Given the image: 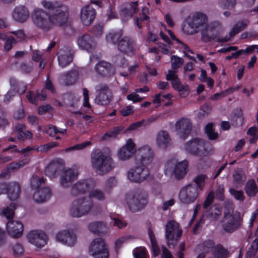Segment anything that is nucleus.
Listing matches in <instances>:
<instances>
[{
	"label": "nucleus",
	"instance_id": "obj_50",
	"mask_svg": "<svg viewBox=\"0 0 258 258\" xmlns=\"http://www.w3.org/2000/svg\"><path fill=\"white\" fill-rule=\"evenodd\" d=\"M234 180L237 183H242L246 179L244 172L241 169H238L233 174Z\"/></svg>",
	"mask_w": 258,
	"mask_h": 258
},
{
	"label": "nucleus",
	"instance_id": "obj_54",
	"mask_svg": "<svg viewBox=\"0 0 258 258\" xmlns=\"http://www.w3.org/2000/svg\"><path fill=\"white\" fill-rule=\"evenodd\" d=\"M122 130L120 127H116L114 128L112 131L106 133L103 138L104 140H107L109 138H114L118 135V133Z\"/></svg>",
	"mask_w": 258,
	"mask_h": 258
},
{
	"label": "nucleus",
	"instance_id": "obj_57",
	"mask_svg": "<svg viewBox=\"0 0 258 258\" xmlns=\"http://www.w3.org/2000/svg\"><path fill=\"white\" fill-rule=\"evenodd\" d=\"M177 91L178 92L180 96L183 98L188 96L189 93L188 86L186 84H183L181 87H180Z\"/></svg>",
	"mask_w": 258,
	"mask_h": 258
},
{
	"label": "nucleus",
	"instance_id": "obj_31",
	"mask_svg": "<svg viewBox=\"0 0 258 258\" xmlns=\"http://www.w3.org/2000/svg\"><path fill=\"white\" fill-rule=\"evenodd\" d=\"M118 48L122 52L128 54L132 53L134 50V42L129 38L124 37L119 41Z\"/></svg>",
	"mask_w": 258,
	"mask_h": 258
},
{
	"label": "nucleus",
	"instance_id": "obj_29",
	"mask_svg": "<svg viewBox=\"0 0 258 258\" xmlns=\"http://www.w3.org/2000/svg\"><path fill=\"white\" fill-rule=\"evenodd\" d=\"M96 70L100 75L108 76L114 73V69L109 63L101 61L96 65Z\"/></svg>",
	"mask_w": 258,
	"mask_h": 258
},
{
	"label": "nucleus",
	"instance_id": "obj_63",
	"mask_svg": "<svg viewBox=\"0 0 258 258\" xmlns=\"http://www.w3.org/2000/svg\"><path fill=\"white\" fill-rule=\"evenodd\" d=\"M243 119L242 114L240 112L238 116L233 117L232 119V124L235 126L241 125L243 123Z\"/></svg>",
	"mask_w": 258,
	"mask_h": 258
},
{
	"label": "nucleus",
	"instance_id": "obj_36",
	"mask_svg": "<svg viewBox=\"0 0 258 258\" xmlns=\"http://www.w3.org/2000/svg\"><path fill=\"white\" fill-rule=\"evenodd\" d=\"M62 168V166L56 163L49 164L45 169V174L50 178H54L57 176L58 171Z\"/></svg>",
	"mask_w": 258,
	"mask_h": 258
},
{
	"label": "nucleus",
	"instance_id": "obj_4",
	"mask_svg": "<svg viewBox=\"0 0 258 258\" xmlns=\"http://www.w3.org/2000/svg\"><path fill=\"white\" fill-rule=\"evenodd\" d=\"M92 165L99 174H105L114 167V163L110 155H106L99 150L94 151L91 156Z\"/></svg>",
	"mask_w": 258,
	"mask_h": 258
},
{
	"label": "nucleus",
	"instance_id": "obj_19",
	"mask_svg": "<svg viewBox=\"0 0 258 258\" xmlns=\"http://www.w3.org/2000/svg\"><path fill=\"white\" fill-rule=\"evenodd\" d=\"M98 94L95 99L96 103L101 105H106L109 103L112 98V94L108 87L100 84L96 87Z\"/></svg>",
	"mask_w": 258,
	"mask_h": 258
},
{
	"label": "nucleus",
	"instance_id": "obj_44",
	"mask_svg": "<svg viewBox=\"0 0 258 258\" xmlns=\"http://www.w3.org/2000/svg\"><path fill=\"white\" fill-rule=\"evenodd\" d=\"M214 255H212L207 258H222L226 253V250L220 244H218L214 248Z\"/></svg>",
	"mask_w": 258,
	"mask_h": 258
},
{
	"label": "nucleus",
	"instance_id": "obj_40",
	"mask_svg": "<svg viewBox=\"0 0 258 258\" xmlns=\"http://www.w3.org/2000/svg\"><path fill=\"white\" fill-rule=\"evenodd\" d=\"M78 79V73L76 71H73L70 73L62 76L60 79L66 85H71L76 82Z\"/></svg>",
	"mask_w": 258,
	"mask_h": 258
},
{
	"label": "nucleus",
	"instance_id": "obj_52",
	"mask_svg": "<svg viewBox=\"0 0 258 258\" xmlns=\"http://www.w3.org/2000/svg\"><path fill=\"white\" fill-rule=\"evenodd\" d=\"M236 4V0H220L219 6L222 9H231Z\"/></svg>",
	"mask_w": 258,
	"mask_h": 258
},
{
	"label": "nucleus",
	"instance_id": "obj_34",
	"mask_svg": "<svg viewBox=\"0 0 258 258\" xmlns=\"http://www.w3.org/2000/svg\"><path fill=\"white\" fill-rule=\"evenodd\" d=\"M248 21L247 20H243L238 22L229 32V37H225L222 41L226 42L230 40V38L234 36L239 31L244 29L248 25Z\"/></svg>",
	"mask_w": 258,
	"mask_h": 258
},
{
	"label": "nucleus",
	"instance_id": "obj_13",
	"mask_svg": "<svg viewBox=\"0 0 258 258\" xmlns=\"http://www.w3.org/2000/svg\"><path fill=\"white\" fill-rule=\"evenodd\" d=\"M136 144L132 139H127L125 143L117 151L116 156L119 161H126L132 158L136 152Z\"/></svg>",
	"mask_w": 258,
	"mask_h": 258
},
{
	"label": "nucleus",
	"instance_id": "obj_62",
	"mask_svg": "<svg viewBox=\"0 0 258 258\" xmlns=\"http://www.w3.org/2000/svg\"><path fill=\"white\" fill-rule=\"evenodd\" d=\"M211 108L207 105H203L199 112V116L200 117H203L210 113Z\"/></svg>",
	"mask_w": 258,
	"mask_h": 258
},
{
	"label": "nucleus",
	"instance_id": "obj_18",
	"mask_svg": "<svg viewBox=\"0 0 258 258\" xmlns=\"http://www.w3.org/2000/svg\"><path fill=\"white\" fill-rule=\"evenodd\" d=\"M27 239L30 243L39 248L44 246L47 241L46 234L41 230L30 231L27 235Z\"/></svg>",
	"mask_w": 258,
	"mask_h": 258
},
{
	"label": "nucleus",
	"instance_id": "obj_8",
	"mask_svg": "<svg viewBox=\"0 0 258 258\" xmlns=\"http://www.w3.org/2000/svg\"><path fill=\"white\" fill-rule=\"evenodd\" d=\"M88 253L93 258H108V250L104 239L100 237L92 239L88 246Z\"/></svg>",
	"mask_w": 258,
	"mask_h": 258
},
{
	"label": "nucleus",
	"instance_id": "obj_33",
	"mask_svg": "<svg viewBox=\"0 0 258 258\" xmlns=\"http://www.w3.org/2000/svg\"><path fill=\"white\" fill-rule=\"evenodd\" d=\"M89 230L94 234L106 232L108 230L107 225L102 222L95 221L90 223L88 226Z\"/></svg>",
	"mask_w": 258,
	"mask_h": 258
},
{
	"label": "nucleus",
	"instance_id": "obj_15",
	"mask_svg": "<svg viewBox=\"0 0 258 258\" xmlns=\"http://www.w3.org/2000/svg\"><path fill=\"white\" fill-rule=\"evenodd\" d=\"M174 128L179 138L185 140L190 133L192 123L190 120L187 118H180L175 122Z\"/></svg>",
	"mask_w": 258,
	"mask_h": 258
},
{
	"label": "nucleus",
	"instance_id": "obj_58",
	"mask_svg": "<svg viewBox=\"0 0 258 258\" xmlns=\"http://www.w3.org/2000/svg\"><path fill=\"white\" fill-rule=\"evenodd\" d=\"M214 193L213 191H210L203 205V208L207 209L213 202Z\"/></svg>",
	"mask_w": 258,
	"mask_h": 258
},
{
	"label": "nucleus",
	"instance_id": "obj_7",
	"mask_svg": "<svg viewBox=\"0 0 258 258\" xmlns=\"http://www.w3.org/2000/svg\"><path fill=\"white\" fill-rule=\"evenodd\" d=\"M126 202L131 211L137 212L147 204V195L140 190L131 191L126 194Z\"/></svg>",
	"mask_w": 258,
	"mask_h": 258
},
{
	"label": "nucleus",
	"instance_id": "obj_30",
	"mask_svg": "<svg viewBox=\"0 0 258 258\" xmlns=\"http://www.w3.org/2000/svg\"><path fill=\"white\" fill-rule=\"evenodd\" d=\"M51 191L48 187H43L37 189L34 194L33 198L35 202L42 203L49 199Z\"/></svg>",
	"mask_w": 258,
	"mask_h": 258
},
{
	"label": "nucleus",
	"instance_id": "obj_48",
	"mask_svg": "<svg viewBox=\"0 0 258 258\" xmlns=\"http://www.w3.org/2000/svg\"><path fill=\"white\" fill-rule=\"evenodd\" d=\"M27 98L31 103H35L36 100H43L46 98V95L43 92L42 94H38L35 93L29 92L27 95Z\"/></svg>",
	"mask_w": 258,
	"mask_h": 258
},
{
	"label": "nucleus",
	"instance_id": "obj_17",
	"mask_svg": "<svg viewBox=\"0 0 258 258\" xmlns=\"http://www.w3.org/2000/svg\"><path fill=\"white\" fill-rule=\"evenodd\" d=\"M78 174V168L76 166L72 168H64L60 174V185L64 188L69 187L77 179Z\"/></svg>",
	"mask_w": 258,
	"mask_h": 258
},
{
	"label": "nucleus",
	"instance_id": "obj_64",
	"mask_svg": "<svg viewBox=\"0 0 258 258\" xmlns=\"http://www.w3.org/2000/svg\"><path fill=\"white\" fill-rule=\"evenodd\" d=\"M258 251V238H255L253 241L251 247L248 252H251L250 253L255 255Z\"/></svg>",
	"mask_w": 258,
	"mask_h": 258
},
{
	"label": "nucleus",
	"instance_id": "obj_53",
	"mask_svg": "<svg viewBox=\"0 0 258 258\" xmlns=\"http://www.w3.org/2000/svg\"><path fill=\"white\" fill-rule=\"evenodd\" d=\"M83 95H84V102L83 105L85 108H86V111L88 113H90L92 112V109L91 108L90 105L89 103V94L88 91L86 88L83 89Z\"/></svg>",
	"mask_w": 258,
	"mask_h": 258
},
{
	"label": "nucleus",
	"instance_id": "obj_12",
	"mask_svg": "<svg viewBox=\"0 0 258 258\" xmlns=\"http://www.w3.org/2000/svg\"><path fill=\"white\" fill-rule=\"evenodd\" d=\"M149 174L148 168L141 165H137L128 170L126 176L130 181L140 183L147 179Z\"/></svg>",
	"mask_w": 258,
	"mask_h": 258
},
{
	"label": "nucleus",
	"instance_id": "obj_32",
	"mask_svg": "<svg viewBox=\"0 0 258 258\" xmlns=\"http://www.w3.org/2000/svg\"><path fill=\"white\" fill-rule=\"evenodd\" d=\"M166 32L170 36L172 39L177 42L178 43V47L183 52L184 55L189 59L195 60L194 57L190 56L188 54V53L191 54L194 53L192 50L188 47V46L186 44L181 42L178 39H177L170 30H166Z\"/></svg>",
	"mask_w": 258,
	"mask_h": 258
},
{
	"label": "nucleus",
	"instance_id": "obj_61",
	"mask_svg": "<svg viewBox=\"0 0 258 258\" xmlns=\"http://www.w3.org/2000/svg\"><path fill=\"white\" fill-rule=\"evenodd\" d=\"M134 112V107L133 106H127L120 110V113L123 116H128Z\"/></svg>",
	"mask_w": 258,
	"mask_h": 258
},
{
	"label": "nucleus",
	"instance_id": "obj_20",
	"mask_svg": "<svg viewBox=\"0 0 258 258\" xmlns=\"http://www.w3.org/2000/svg\"><path fill=\"white\" fill-rule=\"evenodd\" d=\"M8 234L15 238H18L22 236L24 230L23 223L17 220L9 221L6 226Z\"/></svg>",
	"mask_w": 258,
	"mask_h": 258
},
{
	"label": "nucleus",
	"instance_id": "obj_6",
	"mask_svg": "<svg viewBox=\"0 0 258 258\" xmlns=\"http://www.w3.org/2000/svg\"><path fill=\"white\" fill-rule=\"evenodd\" d=\"M95 181L91 179L86 180L79 181L73 186V189L78 190L81 192L88 191V197L87 198L89 200L94 199L98 201H102L105 199V195L103 191L98 188H94Z\"/></svg>",
	"mask_w": 258,
	"mask_h": 258
},
{
	"label": "nucleus",
	"instance_id": "obj_47",
	"mask_svg": "<svg viewBox=\"0 0 258 258\" xmlns=\"http://www.w3.org/2000/svg\"><path fill=\"white\" fill-rule=\"evenodd\" d=\"M121 36V33L118 32H111L106 35V40L109 43H115Z\"/></svg>",
	"mask_w": 258,
	"mask_h": 258
},
{
	"label": "nucleus",
	"instance_id": "obj_42",
	"mask_svg": "<svg viewBox=\"0 0 258 258\" xmlns=\"http://www.w3.org/2000/svg\"><path fill=\"white\" fill-rule=\"evenodd\" d=\"M15 208V204L12 203L9 207L0 211V216L5 217L7 219L11 218L14 215V210Z\"/></svg>",
	"mask_w": 258,
	"mask_h": 258
},
{
	"label": "nucleus",
	"instance_id": "obj_41",
	"mask_svg": "<svg viewBox=\"0 0 258 258\" xmlns=\"http://www.w3.org/2000/svg\"><path fill=\"white\" fill-rule=\"evenodd\" d=\"M25 126L23 124L20 125V127L17 129L16 135L19 139L24 140L25 139H30L32 138V134L25 130Z\"/></svg>",
	"mask_w": 258,
	"mask_h": 258
},
{
	"label": "nucleus",
	"instance_id": "obj_46",
	"mask_svg": "<svg viewBox=\"0 0 258 258\" xmlns=\"http://www.w3.org/2000/svg\"><path fill=\"white\" fill-rule=\"evenodd\" d=\"M170 60L171 67L173 69L180 68L184 62L183 58L174 55L171 56Z\"/></svg>",
	"mask_w": 258,
	"mask_h": 258
},
{
	"label": "nucleus",
	"instance_id": "obj_26",
	"mask_svg": "<svg viewBox=\"0 0 258 258\" xmlns=\"http://www.w3.org/2000/svg\"><path fill=\"white\" fill-rule=\"evenodd\" d=\"M77 43L80 48L88 51H91L96 45L93 38L88 34L80 36L78 39Z\"/></svg>",
	"mask_w": 258,
	"mask_h": 258
},
{
	"label": "nucleus",
	"instance_id": "obj_43",
	"mask_svg": "<svg viewBox=\"0 0 258 258\" xmlns=\"http://www.w3.org/2000/svg\"><path fill=\"white\" fill-rule=\"evenodd\" d=\"M205 133L210 140H216L218 137V134L215 132L213 127V124L211 123H208L205 127Z\"/></svg>",
	"mask_w": 258,
	"mask_h": 258
},
{
	"label": "nucleus",
	"instance_id": "obj_24",
	"mask_svg": "<svg viewBox=\"0 0 258 258\" xmlns=\"http://www.w3.org/2000/svg\"><path fill=\"white\" fill-rule=\"evenodd\" d=\"M155 141L159 149L165 150L170 145L171 139L168 132L161 130L157 133Z\"/></svg>",
	"mask_w": 258,
	"mask_h": 258
},
{
	"label": "nucleus",
	"instance_id": "obj_45",
	"mask_svg": "<svg viewBox=\"0 0 258 258\" xmlns=\"http://www.w3.org/2000/svg\"><path fill=\"white\" fill-rule=\"evenodd\" d=\"M135 258H148L147 249L145 247H140L133 251Z\"/></svg>",
	"mask_w": 258,
	"mask_h": 258
},
{
	"label": "nucleus",
	"instance_id": "obj_59",
	"mask_svg": "<svg viewBox=\"0 0 258 258\" xmlns=\"http://www.w3.org/2000/svg\"><path fill=\"white\" fill-rule=\"evenodd\" d=\"M138 92H133L127 96V99L132 101L133 103L141 101L142 98L137 94Z\"/></svg>",
	"mask_w": 258,
	"mask_h": 258
},
{
	"label": "nucleus",
	"instance_id": "obj_25",
	"mask_svg": "<svg viewBox=\"0 0 258 258\" xmlns=\"http://www.w3.org/2000/svg\"><path fill=\"white\" fill-rule=\"evenodd\" d=\"M95 10L91 6L84 7L81 10L80 18L84 25L88 26L95 17Z\"/></svg>",
	"mask_w": 258,
	"mask_h": 258
},
{
	"label": "nucleus",
	"instance_id": "obj_51",
	"mask_svg": "<svg viewBox=\"0 0 258 258\" xmlns=\"http://www.w3.org/2000/svg\"><path fill=\"white\" fill-rule=\"evenodd\" d=\"M91 142L89 141L85 142L83 143L77 144L74 146L66 148L65 151L70 152L75 150H80L84 149L87 146L90 145Z\"/></svg>",
	"mask_w": 258,
	"mask_h": 258
},
{
	"label": "nucleus",
	"instance_id": "obj_60",
	"mask_svg": "<svg viewBox=\"0 0 258 258\" xmlns=\"http://www.w3.org/2000/svg\"><path fill=\"white\" fill-rule=\"evenodd\" d=\"M42 182H43V179L38 176H33L31 179L30 183L32 187L37 188Z\"/></svg>",
	"mask_w": 258,
	"mask_h": 258
},
{
	"label": "nucleus",
	"instance_id": "obj_23",
	"mask_svg": "<svg viewBox=\"0 0 258 258\" xmlns=\"http://www.w3.org/2000/svg\"><path fill=\"white\" fill-rule=\"evenodd\" d=\"M214 246V243L212 240H207L197 245L195 249L196 252L198 254L197 258H204L205 253L212 250V255H214V249L216 246Z\"/></svg>",
	"mask_w": 258,
	"mask_h": 258
},
{
	"label": "nucleus",
	"instance_id": "obj_5",
	"mask_svg": "<svg viewBox=\"0 0 258 258\" xmlns=\"http://www.w3.org/2000/svg\"><path fill=\"white\" fill-rule=\"evenodd\" d=\"M188 162L186 160L177 161L175 159L168 160L164 165V172L168 177L177 179L183 178L187 173Z\"/></svg>",
	"mask_w": 258,
	"mask_h": 258
},
{
	"label": "nucleus",
	"instance_id": "obj_38",
	"mask_svg": "<svg viewBox=\"0 0 258 258\" xmlns=\"http://www.w3.org/2000/svg\"><path fill=\"white\" fill-rule=\"evenodd\" d=\"M221 214V207L218 205H214L207 212V216L211 220L217 219Z\"/></svg>",
	"mask_w": 258,
	"mask_h": 258
},
{
	"label": "nucleus",
	"instance_id": "obj_35",
	"mask_svg": "<svg viewBox=\"0 0 258 258\" xmlns=\"http://www.w3.org/2000/svg\"><path fill=\"white\" fill-rule=\"evenodd\" d=\"M166 79L171 82L172 87L177 91L183 85L178 78L176 72L174 71H168V74L166 75Z\"/></svg>",
	"mask_w": 258,
	"mask_h": 258
},
{
	"label": "nucleus",
	"instance_id": "obj_14",
	"mask_svg": "<svg viewBox=\"0 0 258 258\" xmlns=\"http://www.w3.org/2000/svg\"><path fill=\"white\" fill-rule=\"evenodd\" d=\"M198 196L197 187L193 184L183 186L180 190L178 197L181 202L189 204L195 201Z\"/></svg>",
	"mask_w": 258,
	"mask_h": 258
},
{
	"label": "nucleus",
	"instance_id": "obj_56",
	"mask_svg": "<svg viewBox=\"0 0 258 258\" xmlns=\"http://www.w3.org/2000/svg\"><path fill=\"white\" fill-rule=\"evenodd\" d=\"M230 193L237 200L243 201L244 199V196L241 190H236L234 189H230Z\"/></svg>",
	"mask_w": 258,
	"mask_h": 258
},
{
	"label": "nucleus",
	"instance_id": "obj_22",
	"mask_svg": "<svg viewBox=\"0 0 258 258\" xmlns=\"http://www.w3.org/2000/svg\"><path fill=\"white\" fill-rule=\"evenodd\" d=\"M7 187V192L9 199L11 200H16L19 196L20 187L16 182L10 183L6 186L5 184H0V195L5 192Z\"/></svg>",
	"mask_w": 258,
	"mask_h": 258
},
{
	"label": "nucleus",
	"instance_id": "obj_10",
	"mask_svg": "<svg viewBox=\"0 0 258 258\" xmlns=\"http://www.w3.org/2000/svg\"><path fill=\"white\" fill-rule=\"evenodd\" d=\"M242 222V217L239 212L233 209H228L225 212L223 220L224 229L228 232H232L239 228Z\"/></svg>",
	"mask_w": 258,
	"mask_h": 258
},
{
	"label": "nucleus",
	"instance_id": "obj_21",
	"mask_svg": "<svg viewBox=\"0 0 258 258\" xmlns=\"http://www.w3.org/2000/svg\"><path fill=\"white\" fill-rule=\"evenodd\" d=\"M138 154L140 157L139 161L141 165L145 166L150 164L153 160L154 153L151 148L147 145L140 147L138 149Z\"/></svg>",
	"mask_w": 258,
	"mask_h": 258
},
{
	"label": "nucleus",
	"instance_id": "obj_3",
	"mask_svg": "<svg viewBox=\"0 0 258 258\" xmlns=\"http://www.w3.org/2000/svg\"><path fill=\"white\" fill-rule=\"evenodd\" d=\"M184 151L188 154L204 157L214 152L212 145L202 139L194 138L186 142L183 146Z\"/></svg>",
	"mask_w": 258,
	"mask_h": 258
},
{
	"label": "nucleus",
	"instance_id": "obj_1",
	"mask_svg": "<svg viewBox=\"0 0 258 258\" xmlns=\"http://www.w3.org/2000/svg\"><path fill=\"white\" fill-rule=\"evenodd\" d=\"M41 5L48 10L49 15L40 9H36L32 15L33 22L37 25L49 28L53 25L61 26L66 23L68 17L66 7L58 2H51L46 0L41 2Z\"/></svg>",
	"mask_w": 258,
	"mask_h": 258
},
{
	"label": "nucleus",
	"instance_id": "obj_11",
	"mask_svg": "<svg viewBox=\"0 0 258 258\" xmlns=\"http://www.w3.org/2000/svg\"><path fill=\"white\" fill-rule=\"evenodd\" d=\"M182 231L177 222L169 221L165 229V237L169 246H174L182 235Z\"/></svg>",
	"mask_w": 258,
	"mask_h": 258
},
{
	"label": "nucleus",
	"instance_id": "obj_27",
	"mask_svg": "<svg viewBox=\"0 0 258 258\" xmlns=\"http://www.w3.org/2000/svg\"><path fill=\"white\" fill-rule=\"evenodd\" d=\"M72 60V55L71 50L68 48L60 49L58 53V61L59 65L64 67Z\"/></svg>",
	"mask_w": 258,
	"mask_h": 258
},
{
	"label": "nucleus",
	"instance_id": "obj_28",
	"mask_svg": "<svg viewBox=\"0 0 258 258\" xmlns=\"http://www.w3.org/2000/svg\"><path fill=\"white\" fill-rule=\"evenodd\" d=\"M29 17V13L27 8L23 6L16 7L13 13L14 19L20 23L26 21Z\"/></svg>",
	"mask_w": 258,
	"mask_h": 258
},
{
	"label": "nucleus",
	"instance_id": "obj_9",
	"mask_svg": "<svg viewBox=\"0 0 258 258\" xmlns=\"http://www.w3.org/2000/svg\"><path fill=\"white\" fill-rule=\"evenodd\" d=\"M93 208V202L87 198L78 199L72 203L70 213L73 217H80L90 213Z\"/></svg>",
	"mask_w": 258,
	"mask_h": 258
},
{
	"label": "nucleus",
	"instance_id": "obj_49",
	"mask_svg": "<svg viewBox=\"0 0 258 258\" xmlns=\"http://www.w3.org/2000/svg\"><path fill=\"white\" fill-rule=\"evenodd\" d=\"M207 179V176L205 174L199 175L195 179V182L199 189L201 190L204 189Z\"/></svg>",
	"mask_w": 258,
	"mask_h": 258
},
{
	"label": "nucleus",
	"instance_id": "obj_16",
	"mask_svg": "<svg viewBox=\"0 0 258 258\" xmlns=\"http://www.w3.org/2000/svg\"><path fill=\"white\" fill-rule=\"evenodd\" d=\"M56 242L68 246H73L77 241V235L73 232L64 229L59 231L55 235Z\"/></svg>",
	"mask_w": 258,
	"mask_h": 258
},
{
	"label": "nucleus",
	"instance_id": "obj_37",
	"mask_svg": "<svg viewBox=\"0 0 258 258\" xmlns=\"http://www.w3.org/2000/svg\"><path fill=\"white\" fill-rule=\"evenodd\" d=\"M244 189L248 197L255 196L258 191V188L253 179H250L247 181Z\"/></svg>",
	"mask_w": 258,
	"mask_h": 258
},
{
	"label": "nucleus",
	"instance_id": "obj_2",
	"mask_svg": "<svg viewBox=\"0 0 258 258\" xmlns=\"http://www.w3.org/2000/svg\"><path fill=\"white\" fill-rule=\"evenodd\" d=\"M207 15L201 12H196L187 16L181 25L182 32L187 35H194L205 30L209 34L216 35L223 30V27L218 21H214L208 25Z\"/></svg>",
	"mask_w": 258,
	"mask_h": 258
},
{
	"label": "nucleus",
	"instance_id": "obj_39",
	"mask_svg": "<svg viewBox=\"0 0 258 258\" xmlns=\"http://www.w3.org/2000/svg\"><path fill=\"white\" fill-rule=\"evenodd\" d=\"M148 234L151 244V252L154 256H158L160 253V249L157 244L155 235L152 230H148Z\"/></svg>",
	"mask_w": 258,
	"mask_h": 258
},
{
	"label": "nucleus",
	"instance_id": "obj_55",
	"mask_svg": "<svg viewBox=\"0 0 258 258\" xmlns=\"http://www.w3.org/2000/svg\"><path fill=\"white\" fill-rule=\"evenodd\" d=\"M29 162V160L27 159H26L23 161H21L18 162H14L11 163L9 165V168L12 170H17L18 169H19L20 168H22L24 166H25L26 164H28Z\"/></svg>",
	"mask_w": 258,
	"mask_h": 258
}]
</instances>
